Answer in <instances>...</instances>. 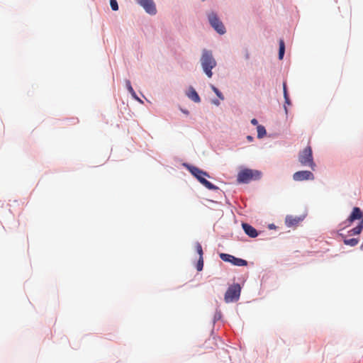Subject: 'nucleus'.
Masks as SVG:
<instances>
[{
	"label": "nucleus",
	"mask_w": 363,
	"mask_h": 363,
	"mask_svg": "<svg viewBox=\"0 0 363 363\" xmlns=\"http://www.w3.org/2000/svg\"><path fill=\"white\" fill-rule=\"evenodd\" d=\"M356 220H359V224L349 231L350 235H359L363 229V212L359 207L353 208L351 214L345 221L347 223L346 226L350 225Z\"/></svg>",
	"instance_id": "obj_1"
},
{
	"label": "nucleus",
	"mask_w": 363,
	"mask_h": 363,
	"mask_svg": "<svg viewBox=\"0 0 363 363\" xmlns=\"http://www.w3.org/2000/svg\"><path fill=\"white\" fill-rule=\"evenodd\" d=\"M200 60L203 72L208 77L211 78L213 76L212 69H213L217 65L212 52L203 50Z\"/></svg>",
	"instance_id": "obj_2"
},
{
	"label": "nucleus",
	"mask_w": 363,
	"mask_h": 363,
	"mask_svg": "<svg viewBox=\"0 0 363 363\" xmlns=\"http://www.w3.org/2000/svg\"><path fill=\"white\" fill-rule=\"evenodd\" d=\"M262 172L251 169H244L239 172L237 181L240 184H247L252 180H257L261 178Z\"/></svg>",
	"instance_id": "obj_3"
},
{
	"label": "nucleus",
	"mask_w": 363,
	"mask_h": 363,
	"mask_svg": "<svg viewBox=\"0 0 363 363\" xmlns=\"http://www.w3.org/2000/svg\"><path fill=\"white\" fill-rule=\"evenodd\" d=\"M189 172L208 189L216 190L218 187L206 180L204 177H209L208 174L194 166L188 167Z\"/></svg>",
	"instance_id": "obj_4"
},
{
	"label": "nucleus",
	"mask_w": 363,
	"mask_h": 363,
	"mask_svg": "<svg viewBox=\"0 0 363 363\" xmlns=\"http://www.w3.org/2000/svg\"><path fill=\"white\" fill-rule=\"evenodd\" d=\"M298 162L302 166H308L312 170H315L316 165L313 161L312 149L310 146H307L299 152Z\"/></svg>",
	"instance_id": "obj_5"
},
{
	"label": "nucleus",
	"mask_w": 363,
	"mask_h": 363,
	"mask_svg": "<svg viewBox=\"0 0 363 363\" xmlns=\"http://www.w3.org/2000/svg\"><path fill=\"white\" fill-rule=\"evenodd\" d=\"M241 288L240 284H235L228 287L224 300L226 303L237 301L240 296Z\"/></svg>",
	"instance_id": "obj_6"
},
{
	"label": "nucleus",
	"mask_w": 363,
	"mask_h": 363,
	"mask_svg": "<svg viewBox=\"0 0 363 363\" xmlns=\"http://www.w3.org/2000/svg\"><path fill=\"white\" fill-rule=\"evenodd\" d=\"M208 21L211 26L220 34L225 33V28L223 23L218 18L215 13H211L208 16Z\"/></svg>",
	"instance_id": "obj_7"
},
{
	"label": "nucleus",
	"mask_w": 363,
	"mask_h": 363,
	"mask_svg": "<svg viewBox=\"0 0 363 363\" xmlns=\"http://www.w3.org/2000/svg\"><path fill=\"white\" fill-rule=\"evenodd\" d=\"M220 257L223 261L230 262L235 266L242 267L247 264V262L246 260L241 258H237L229 254L220 253Z\"/></svg>",
	"instance_id": "obj_8"
},
{
	"label": "nucleus",
	"mask_w": 363,
	"mask_h": 363,
	"mask_svg": "<svg viewBox=\"0 0 363 363\" xmlns=\"http://www.w3.org/2000/svg\"><path fill=\"white\" fill-rule=\"evenodd\" d=\"M314 179V174L311 171H298L293 174V179L296 182L313 180Z\"/></svg>",
	"instance_id": "obj_9"
},
{
	"label": "nucleus",
	"mask_w": 363,
	"mask_h": 363,
	"mask_svg": "<svg viewBox=\"0 0 363 363\" xmlns=\"http://www.w3.org/2000/svg\"><path fill=\"white\" fill-rule=\"evenodd\" d=\"M137 3L140 4L147 13L150 15L156 14L157 9L153 0H137Z\"/></svg>",
	"instance_id": "obj_10"
},
{
	"label": "nucleus",
	"mask_w": 363,
	"mask_h": 363,
	"mask_svg": "<svg viewBox=\"0 0 363 363\" xmlns=\"http://www.w3.org/2000/svg\"><path fill=\"white\" fill-rule=\"evenodd\" d=\"M242 228L245 233L250 238H256L258 233L255 228L247 223H242Z\"/></svg>",
	"instance_id": "obj_11"
},
{
	"label": "nucleus",
	"mask_w": 363,
	"mask_h": 363,
	"mask_svg": "<svg viewBox=\"0 0 363 363\" xmlns=\"http://www.w3.org/2000/svg\"><path fill=\"white\" fill-rule=\"evenodd\" d=\"M187 96L191 99L193 101L199 103L201 101V99L196 91V90L193 87H190L187 92Z\"/></svg>",
	"instance_id": "obj_12"
},
{
	"label": "nucleus",
	"mask_w": 363,
	"mask_h": 363,
	"mask_svg": "<svg viewBox=\"0 0 363 363\" xmlns=\"http://www.w3.org/2000/svg\"><path fill=\"white\" fill-rule=\"evenodd\" d=\"M344 243L346 245H350V246L354 247V246H356L359 243V239H357V238L345 239Z\"/></svg>",
	"instance_id": "obj_13"
},
{
	"label": "nucleus",
	"mask_w": 363,
	"mask_h": 363,
	"mask_svg": "<svg viewBox=\"0 0 363 363\" xmlns=\"http://www.w3.org/2000/svg\"><path fill=\"white\" fill-rule=\"evenodd\" d=\"M298 223V219L293 218L292 216H287L286 218V223L288 226H292Z\"/></svg>",
	"instance_id": "obj_14"
},
{
	"label": "nucleus",
	"mask_w": 363,
	"mask_h": 363,
	"mask_svg": "<svg viewBox=\"0 0 363 363\" xmlns=\"http://www.w3.org/2000/svg\"><path fill=\"white\" fill-rule=\"evenodd\" d=\"M285 51V45L283 40H279V58L283 59Z\"/></svg>",
	"instance_id": "obj_15"
},
{
	"label": "nucleus",
	"mask_w": 363,
	"mask_h": 363,
	"mask_svg": "<svg viewBox=\"0 0 363 363\" xmlns=\"http://www.w3.org/2000/svg\"><path fill=\"white\" fill-rule=\"evenodd\" d=\"M257 137L259 138H263L266 135V129L263 125H259L257 127Z\"/></svg>",
	"instance_id": "obj_16"
},
{
	"label": "nucleus",
	"mask_w": 363,
	"mask_h": 363,
	"mask_svg": "<svg viewBox=\"0 0 363 363\" xmlns=\"http://www.w3.org/2000/svg\"><path fill=\"white\" fill-rule=\"evenodd\" d=\"M126 87L128 90V91L131 94V95L136 99L139 100L138 97L137 96L135 91L133 90L130 82L129 80L125 81Z\"/></svg>",
	"instance_id": "obj_17"
},
{
	"label": "nucleus",
	"mask_w": 363,
	"mask_h": 363,
	"mask_svg": "<svg viewBox=\"0 0 363 363\" xmlns=\"http://www.w3.org/2000/svg\"><path fill=\"white\" fill-rule=\"evenodd\" d=\"M283 89H284V96L285 99V103L287 105H291V101L288 95L287 89H286V83H284L283 84Z\"/></svg>",
	"instance_id": "obj_18"
},
{
	"label": "nucleus",
	"mask_w": 363,
	"mask_h": 363,
	"mask_svg": "<svg viewBox=\"0 0 363 363\" xmlns=\"http://www.w3.org/2000/svg\"><path fill=\"white\" fill-rule=\"evenodd\" d=\"M203 257H199L198 262L196 264V269L200 272L203 269Z\"/></svg>",
	"instance_id": "obj_19"
},
{
	"label": "nucleus",
	"mask_w": 363,
	"mask_h": 363,
	"mask_svg": "<svg viewBox=\"0 0 363 363\" xmlns=\"http://www.w3.org/2000/svg\"><path fill=\"white\" fill-rule=\"evenodd\" d=\"M195 248H196V250L197 253L199 254V257H203V252L201 245L199 242H196L195 244Z\"/></svg>",
	"instance_id": "obj_20"
},
{
	"label": "nucleus",
	"mask_w": 363,
	"mask_h": 363,
	"mask_svg": "<svg viewBox=\"0 0 363 363\" xmlns=\"http://www.w3.org/2000/svg\"><path fill=\"white\" fill-rule=\"evenodd\" d=\"M110 5L113 11H118V5L116 0H111L110 1Z\"/></svg>",
	"instance_id": "obj_21"
},
{
	"label": "nucleus",
	"mask_w": 363,
	"mask_h": 363,
	"mask_svg": "<svg viewBox=\"0 0 363 363\" xmlns=\"http://www.w3.org/2000/svg\"><path fill=\"white\" fill-rule=\"evenodd\" d=\"M211 88L218 97H219L222 100L224 99L222 93L216 87H215L214 86H211Z\"/></svg>",
	"instance_id": "obj_22"
},
{
	"label": "nucleus",
	"mask_w": 363,
	"mask_h": 363,
	"mask_svg": "<svg viewBox=\"0 0 363 363\" xmlns=\"http://www.w3.org/2000/svg\"><path fill=\"white\" fill-rule=\"evenodd\" d=\"M251 123H252V125H258V121H257V119H255V118H253V119H252V120H251Z\"/></svg>",
	"instance_id": "obj_23"
},
{
	"label": "nucleus",
	"mask_w": 363,
	"mask_h": 363,
	"mask_svg": "<svg viewBox=\"0 0 363 363\" xmlns=\"http://www.w3.org/2000/svg\"><path fill=\"white\" fill-rule=\"evenodd\" d=\"M284 108H285V111H286V113H287V108H286V106H285Z\"/></svg>",
	"instance_id": "obj_24"
},
{
	"label": "nucleus",
	"mask_w": 363,
	"mask_h": 363,
	"mask_svg": "<svg viewBox=\"0 0 363 363\" xmlns=\"http://www.w3.org/2000/svg\"><path fill=\"white\" fill-rule=\"evenodd\" d=\"M246 57H247V58H248V57H249V55H248V54H247V55H246Z\"/></svg>",
	"instance_id": "obj_25"
},
{
	"label": "nucleus",
	"mask_w": 363,
	"mask_h": 363,
	"mask_svg": "<svg viewBox=\"0 0 363 363\" xmlns=\"http://www.w3.org/2000/svg\"><path fill=\"white\" fill-rule=\"evenodd\" d=\"M248 139H249V140H251V139H252V138H251L250 136H248Z\"/></svg>",
	"instance_id": "obj_26"
}]
</instances>
